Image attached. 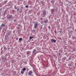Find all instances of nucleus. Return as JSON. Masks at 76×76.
<instances>
[{"label":"nucleus","mask_w":76,"mask_h":76,"mask_svg":"<svg viewBox=\"0 0 76 76\" xmlns=\"http://www.w3.org/2000/svg\"><path fill=\"white\" fill-rule=\"evenodd\" d=\"M0 10H2V8H0Z\"/></svg>","instance_id":"nucleus-33"},{"label":"nucleus","mask_w":76,"mask_h":76,"mask_svg":"<svg viewBox=\"0 0 76 76\" xmlns=\"http://www.w3.org/2000/svg\"><path fill=\"white\" fill-rule=\"evenodd\" d=\"M28 4H32V2L31 1H28Z\"/></svg>","instance_id":"nucleus-17"},{"label":"nucleus","mask_w":76,"mask_h":76,"mask_svg":"<svg viewBox=\"0 0 76 76\" xmlns=\"http://www.w3.org/2000/svg\"><path fill=\"white\" fill-rule=\"evenodd\" d=\"M54 10L55 9H51V13L53 14L54 12Z\"/></svg>","instance_id":"nucleus-9"},{"label":"nucleus","mask_w":76,"mask_h":76,"mask_svg":"<svg viewBox=\"0 0 76 76\" xmlns=\"http://www.w3.org/2000/svg\"><path fill=\"white\" fill-rule=\"evenodd\" d=\"M50 41H51L52 42H53L54 43H55L56 42V40L54 39H50Z\"/></svg>","instance_id":"nucleus-3"},{"label":"nucleus","mask_w":76,"mask_h":76,"mask_svg":"<svg viewBox=\"0 0 76 76\" xmlns=\"http://www.w3.org/2000/svg\"><path fill=\"white\" fill-rule=\"evenodd\" d=\"M54 32L55 34H56L57 33V31H56V30Z\"/></svg>","instance_id":"nucleus-29"},{"label":"nucleus","mask_w":76,"mask_h":76,"mask_svg":"<svg viewBox=\"0 0 76 76\" xmlns=\"http://www.w3.org/2000/svg\"><path fill=\"white\" fill-rule=\"evenodd\" d=\"M11 35V31H9L7 34V37H9V36Z\"/></svg>","instance_id":"nucleus-4"},{"label":"nucleus","mask_w":76,"mask_h":76,"mask_svg":"<svg viewBox=\"0 0 76 76\" xmlns=\"http://www.w3.org/2000/svg\"><path fill=\"white\" fill-rule=\"evenodd\" d=\"M17 7H16V5H15L14 6V9H17Z\"/></svg>","instance_id":"nucleus-21"},{"label":"nucleus","mask_w":76,"mask_h":76,"mask_svg":"<svg viewBox=\"0 0 76 76\" xmlns=\"http://www.w3.org/2000/svg\"><path fill=\"white\" fill-rule=\"evenodd\" d=\"M26 63H27L26 62H25V64H26Z\"/></svg>","instance_id":"nucleus-35"},{"label":"nucleus","mask_w":76,"mask_h":76,"mask_svg":"<svg viewBox=\"0 0 76 76\" xmlns=\"http://www.w3.org/2000/svg\"><path fill=\"white\" fill-rule=\"evenodd\" d=\"M31 54L30 51H28L27 52V54Z\"/></svg>","instance_id":"nucleus-15"},{"label":"nucleus","mask_w":76,"mask_h":76,"mask_svg":"<svg viewBox=\"0 0 76 76\" xmlns=\"http://www.w3.org/2000/svg\"><path fill=\"white\" fill-rule=\"evenodd\" d=\"M54 0H52V1H51V3H52V4H54Z\"/></svg>","instance_id":"nucleus-16"},{"label":"nucleus","mask_w":76,"mask_h":76,"mask_svg":"<svg viewBox=\"0 0 76 76\" xmlns=\"http://www.w3.org/2000/svg\"><path fill=\"white\" fill-rule=\"evenodd\" d=\"M35 53H37V51L36 49H34L33 51V54H34Z\"/></svg>","instance_id":"nucleus-6"},{"label":"nucleus","mask_w":76,"mask_h":76,"mask_svg":"<svg viewBox=\"0 0 76 76\" xmlns=\"http://www.w3.org/2000/svg\"><path fill=\"white\" fill-rule=\"evenodd\" d=\"M13 32L14 33H15V31H13Z\"/></svg>","instance_id":"nucleus-40"},{"label":"nucleus","mask_w":76,"mask_h":76,"mask_svg":"<svg viewBox=\"0 0 76 76\" xmlns=\"http://www.w3.org/2000/svg\"><path fill=\"white\" fill-rule=\"evenodd\" d=\"M47 22H48V20H45L44 21V22L45 23H46Z\"/></svg>","instance_id":"nucleus-20"},{"label":"nucleus","mask_w":76,"mask_h":76,"mask_svg":"<svg viewBox=\"0 0 76 76\" xmlns=\"http://www.w3.org/2000/svg\"><path fill=\"white\" fill-rule=\"evenodd\" d=\"M40 19L41 20H42V18H41Z\"/></svg>","instance_id":"nucleus-38"},{"label":"nucleus","mask_w":76,"mask_h":76,"mask_svg":"<svg viewBox=\"0 0 76 76\" xmlns=\"http://www.w3.org/2000/svg\"><path fill=\"white\" fill-rule=\"evenodd\" d=\"M35 74H36V75H37V73H35Z\"/></svg>","instance_id":"nucleus-41"},{"label":"nucleus","mask_w":76,"mask_h":76,"mask_svg":"<svg viewBox=\"0 0 76 76\" xmlns=\"http://www.w3.org/2000/svg\"><path fill=\"white\" fill-rule=\"evenodd\" d=\"M71 58H72L71 56H69L68 58V60H71Z\"/></svg>","instance_id":"nucleus-19"},{"label":"nucleus","mask_w":76,"mask_h":76,"mask_svg":"<svg viewBox=\"0 0 76 76\" xmlns=\"http://www.w3.org/2000/svg\"><path fill=\"white\" fill-rule=\"evenodd\" d=\"M0 30H1V27H0Z\"/></svg>","instance_id":"nucleus-32"},{"label":"nucleus","mask_w":76,"mask_h":76,"mask_svg":"<svg viewBox=\"0 0 76 76\" xmlns=\"http://www.w3.org/2000/svg\"><path fill=\"white\" fill-rule=\"evenodd\" d=\"M24 73V72L22 71H21V74H23Z\"/></svg>","instance_id":"nucleus-25"},{"label":"nucleus","mask_w":76,"mask_h":76,"mask_svg":"<svg viewBox=\"0 0 76 76\" xmlns=\"http://www.w3.org/2000/svg\"><path fill=\"white\" fill-rule=\"evenodd\" d=\"M32 37L31 36L29 37V38H30L31 39H32Z\"/></svg>","instance_id":"nucleus-26"},{"label":"nucleus","mask_w":76,"mask_h":76,"mask_svg":"<svg viewBox=\"0 0 76 76\" xmlns=\"http://www.w3.org/2000/svg\"><path fill=\"white\" fill-rule=\"evenodd\" d=\"M67 48V46H65V48Z\"/></svg>","instance_id":"nucleus-34"},{"label":"nucleus","mask_w":76,"mask_h":76,"mask_svg":"<svg viewBox=\"0 0 76 76\" xmlns=\"http://www.w3.org/2000/svg\"><path fill=\"white\" fill-rule=\"evenodd\" d=\"M43 16H45V15H46V11H45L44 12H43Z\"/></svg>","instance_id":"nucleus-10"},{"label":"nucleus","mask_w":76,"mask_h":76,"mask_svg":"<svg viewBox=\"0 0 76 76\" xmlns=\"http://www.w3.org/2000/svg\"><path fill=\"white\" fill-rule=\"evenodd\" d=\"M69 66H72V65L70 64H69Z\"/></svg>","instance_id":"nucleus-31"},{"label":"nucleus","mask_w":76,"mask_h":76,"mask_svg":"<svg viewBox=\"0 0 76 76\" xmlns=\"http://www.w3.org/2000/svg\"><path fill=\"white\" fill-rule=\"evenodd\" d=\"M61 32H62V31H59V32H60V33H61Z\"/></svg>","instance_id":"nucleus-36"},{"label":"nucleus","mask_w":76,"mask_h":76,"mask_svg":"<svg viewBox=\"0 0 76 76\" xmlns=\"http://www.w3.org/2000/svg\"><path fill=\"white\" fill-rule=\"evenodd\" d=\"M7 0H6V1H5L4 2V4H6L7 3Z\"/></svg>","instance_id":"nucleus-13"},{"label":"nucleus","mask_w":76,"mask_h":76,"mask_svg":"<svg viewBox=\"0 0 76 76\" xmlns=\"http://www.w3.org/2000/svg\"><path fill=\"white\" fill-rule=\"evenodd\" d=\"M18 26L22 27V26L20 24H18Z\"/></svg>","instance_id":"nucleus-28"},{"label":"nucleus","mask_w":76,"mask_h":76,"mask_svg":"<svg viewBox=\"0 0 76 76\" xmlns=\"http://www.w3.org/2000/svg\"><path fill=\"white\" fill-rule=\"evenodd\" d=\"M12 13H15V10H12Z\"/></svg>","instance_id":"nucleus-22"},{"label":"nucleus","mask_w":76,"mask_h":76,"mask_svg":"<svg viewBox=\"0 0 76 76\" xmlns=\"http://www.w3.org/2000/svg\"><path fill=\"white\" fill-rule=\"evenodd\" d=\"M8 50H10V48H9Z\"/></svg>","instance_id":"nucleus-43"},{"label":"nucleus","mask_w":76,"mask_h":76,"mask_svg":"<svg viewBox=\"0 0 76 76\" xmlns=\"http://www.w3.org/2000/svg\"><path fill=\"white\" fill-rule=\"evenodd\" d=\"M22 38H20L19 39V42H21L22 41Z\"/></svg>","instance_id":"nucleus-12"},{"label":"nucleus","mask_w":76,"mask_h":76,"mask_svg":"<svg viewBox=\"0 0 76 76\" xmlns=\"http://www.w3.org/2000/svg\"><path fill=\"white\" fill-rule=\"evenodd\" d=\"M9 37H7H7H5V39H9Z\"/></svg>","instance_id":"nucleus-18"},{"label":"nucleus","mask_w":76,"mask_h":76,"mask_svg":"<svg viewBox=\"0 0 76 76\" xmlns=\"http://www.w3.org/2000/svg\"><path fill=\"white\" fill-rule=\"evenodd\" d=\"M17 12H18L19 11V9H18V8H17Z\"/></svg>","instance_id":"nucleus-30"},{"label":"nucleus","mask_w":76,"mask_h":76,"mask_svg":"<svg viewBox=\"0 0 76 76\" xmlns=\"http://www.w3.org/2000/svg\"><path fill=\"white\" fill-rule=\"evenodd\" d=\"M48 28H49V30H51V27H50V26H48Z\"/></svg>","instance_id":"nucleus-23"},{"label":"nucleus","mask_w":76,"mask_h":76,"mask_svg":"<svg viewBox=\"0 0 76 76\" xmlns=\"http://www.w3.org/2000/svg\"><path fill=\"white\" fill-rule=\"evenodd\" d=\"M74 50V51H75V49H74V50Z\"/></svg>","instance_id":"nucleus-39"},{"label":"nucleus","mask_w":76,"mask_h":76,"mask_svg":"<svg viewBox=\"0 0 76 76\" xmlns=\"http://www.w3.org/2000/svg\"><path fill=\"white\" fill-rule=\"evenodd\" d=\"M35 31H36V30H32V32H35Z\"/></svg>","instance_id":"nucleus-27"},{"label":"nucleus","mask_w":76,"mask_h":76,"mask_svg":"<svg viewBox=\"0 0 76 76\" xmlns=\"http://www.w3.org/2000/svg\"><path fill=\"white\" fill-rule=\"evenodd\" d=\"M16 21V20H14V22H15Z\"/></svg>","instance_id":"nucleus-37"},{"label":"nucleus","mask_w":76,"mask_h":76,"mask_svg":"<svg viewBox=\"0 0 76 76\" xmlns=\"http://www.w3.org/2000/svg\"><path fill=\"white\" fill-rule=\"evenodd\" d=\"M28 7H29V6L28 5H26L25 6V7H26V8H28Z\"/></svg>","instance_id":"nucleus-24"},{"label":"nucleus","mask_w":76,"mask_h":76,"mask_svg":"<svg viewBox=\"0 0 76 76\" xmlns=\"http://www.w3.org/2000/svg\"><path fill=\"white\" fill-rule=\"evenodd\" d=\"M41 2H42V1Z\"/></svg>","instance_id":"nucleus-44"},{"label":"nucleus","mask_w":76,"mask_h":76,"mask_svg":"<svg viewBox=\"0 0 76 76\" xmlns=\"http://www.w3.org/2000/svg\"><path fill=\"white\" fill-rule=\"evenodd\" d=\"M66 57H63L62 59V61H63V62H64V61L66 60Z\"/></svg>","instance_id":"nucleus-5"},{"label":"nucleus","mask_w":76,"mask_h":76,"mask_svg":"<svg viewBox=\"0 0 76 76\" xmlns=\"http://www.w3.org/2000/svg\"><path fill=\"white\" fill-rule=\"evenodd\" d=\"M2 19H4V18H2Z\"/></svg>","instance_id":"nucleus-45"},{"label":"nucleus","mask_w":76,"mask_h":76,"mask_svg":"<svg viewBox=\"0 0 76 76\" xmlns=\"http://www.w3.org/2000/svg\"><path fill=\"white\" fill-rule=\"evenodd\" d=\"M12 18H13V15H10L9 14L7 16V18L8 19H12Z\"/></svg>","instance_id":"nucleus-1"},{"label":"nucleus","mask_w":76,"mask_h":76,"mask_svg":"<svg viewBox=\"0 0 76 76\" xmlns=\"http://www.w3.org/2000/svg\"><path fill=\"white\" fill-rule=\"evenodd\" d=\"M37 26H38V22H37L34 25V28L35 29L37 28Z\"/></svg>","instance_id":"nucleus-2"},{"label":"nucleus","mask_w":76,"mask_h":76,"mask_svg":"<svg viewBox=\"0 0 76 76\" xmlns=\"http://www.w3.org/2000/svg\"><path fill=\"white\" fill-rule=\"evenodd\" d=\"M2 59L4 60V61H7V58L6 57H2Z\"/></svg>","instance_id":"nucleus-8"},{"label":"nucleus","mask_w":76,"mask_h":76,"mask_svg":"<svg viewBox=\"0 0 76 76\" xmlns=\"http://www.w3.org/2000/svg\"><path fill=\"white\" fill-rule=\"evenodd\" d=\"M22 70H23V72H25V70H26V68H23L22 69Z\"/></svg>","instance_id":"nucleus-11"},{"label":"nucleus","mask_w":76,"mask_h":76,"mask_svg":"<svg viewBox=\"0 0 76 76\" xmlns=\"http://www.w3.org/2000/svg\"><path fill=\"white\" fill-rule=\"evenodd\" d=\"M65 54H67V53H65Z\"/></svg>","instance_id":"nucleus-42"},{"label":"nucleus","mask_w":76,"mask_h":76,"mask_svg":"<svg viewBox=\"0 0 76 76\" xmlns=\"http://www.w3.org/2000/svg\"><path fill=\"white\" fill-rule=\"evenodd\" d=\"M6 25L5 24H2V25L1 26H1H3V27H4Z\"/></svg>","instance_id":"nucleus-14"},{"label":"nucleus","mask_w":76,"mask_h":76,"mask_svg":"<svg viewBox=\"0 0 76 76\" xmlns=\"http://www.w3.org/2000/svg\"><path fill=\"white\" fill-rule=\"evenodd\" d=\"M32 74V71H30L28 73V75L29 76H31Z\"/></svg>","instance_id":"nucleus-7"},{"label":"nucleus","mask_w":76,"mask_h":76,"mask_svg":"<svg viewBox=\"0 0 76 76\" xmlns=\"http://www.w3.org/2000/svg\"><path fill=\"white\" fill-rule=\"evenodd\" d=\"M22 8H23V7H22Z\"/></svg>","instance_id":"nucleus-46"}]
</instances>
